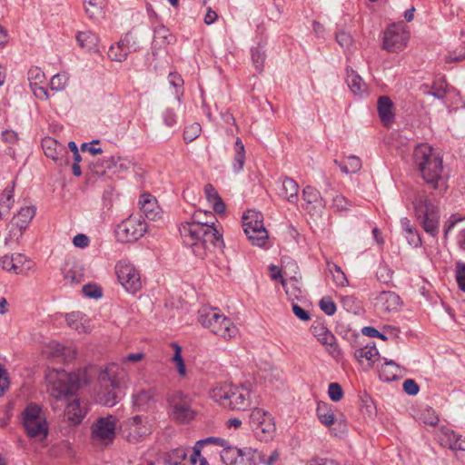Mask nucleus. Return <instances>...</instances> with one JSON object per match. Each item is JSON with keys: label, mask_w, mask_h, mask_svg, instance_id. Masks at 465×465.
<instances>
[{"label": "nucleus", "mask_w": 465, "mask_h": 465, "mask_svg": "<svg viewBox=\"0 0 465 465\" xmlns=\"http://www.w3.org/2000/svg\"><path fill=\"white\" fill-rule=\"evenodd\" d=\"M129 163L124 160L120 156H111L110 158L104 160L102 163L99 161L91 164V170L94 173L98 176H102L105 173V169L113 170L114 173L122 170L128 169Z\"/></svg>", "instance_id": "6ab92c4d"}, {"label": "nucleus", "mask_w": 465, "mask_h": 465, "mask_svg": "<svg viewBox=\"0 0 465 465\" xmlns=\"http://www.w3.org/2000/svg\"><path fill=\"white\" fill-rule=\"evenodd\" d=\"M48 391L54 398L67 399L84 383V373L66 372L63 370H51L45 375Z\"/></svg>", "instance_id": "39448f33"}, {"label": "nucleus", "mask_w": 465, "mask_h": 465, "mask_svg": "<svg viewBox=\"0 0 465 465\" xmlns=\"http://www.w3.org/2000/svg\"><path fill=\"white\" fill-rule=\"evenodd\" d=\"M179 232L184 245L190 247L193 254L201 259L207 255L212 247L222 249L224 246L221 232H211L188 222L181 224Z\"/></svg>", "instance_id": "f03ea898"}, {"label": "nucleus", "mask_w": 465, "mask_h": 465, "mask_svg": "<svg viewBox=\"0 0 465 465\" xmlns=\"http://www.w3.org/2000/svg\"><path fill=\"white\" fill-rule=\"evenodd\" d=\"M377 110L381 123L389 125L393 122V103L389 96H380L377 102Z\"/></svg>", "instance_id": "393cba45"}, {"label": "nucleus", "mask_w": 465, "mask_h": 465, "mask_svg": "<svg viewBox=\"0 0 465 465\" xmlns=\"http://www.w3.org/2000/svg\"><path fill=\"white\" fill-rule=\"evenodd\" d=\"M114 367V365L107 367L99 376L102 382L108 381L112 387L111 391H108L100 398L101 402L108 407H113L118 402V396L114 390L119 387V380L113 374Z\"/></svg>", "instance_id": "2eb2a0df"}, {"label": "nucleus", "mask_w": 465, "mask_h": 465, "mask_svg": "<svg viewBox=\"0 0 465 465\" xmlns=\"http://www.w3.org/2000/svg\"><path fill=\"white\" fill-rule=\"evenodd\" d=\"M315 336L320 342L330 347L331 354L340 353L338 345L335 342V337L328 329L325 327L319 328V331H316Z\"/></svg>", "instance_id": "58836bf2"}, {"label": "nucleus", "mask_w": 465, "mask_h": 465, "mask_svg": "<svg viewBox=\"0 0 465 465\" xmlns=\"http://www.w3.org/2000/svg\"><path fill=\"white\" fill-rule=\"evenodd\" d=\"M175 36L166 26L160 25L154 28V35L153 40V45L154 47L161 48L162 46L172 45L175 42Z\"/></svg>", "instance_id": "cd10ccee"}, {"label": "nucleus", "mask_w": 465, "mask_h": 465, "mask_svg": "<svg viewBox=\"0 0 465 465\" xmlns=\"http://www.w3.org/2000/svg\"><path fill=\"white\" fill-rule=\"evenodd\" d=\"M83 292L84 293L85 296L94 299L101 298L103 295L101 287L90 283L84 285Z\"/></svg>", "instance_id": "e2e57ef3"}, {"label": "nucleus", "mask_w": 465, "mask_h": 465, "mask_svg": "<svg viewBox=\"0 0 465 465\" xmlns=\"http://www.w3.org/2000/svg\"><path fill=\"white\" fill-rule=\"evenodd\" d=\"M245 163V149L240 138L235 141V154L232 162V168L234 173H240L244 166Z\"/></svg>", "instance_id": "79ce46f5"}, {"label": "nucleus", "mask_w": 465, "mask_h": 465, "mask_svg": "<svg viewBox=\"0 0 465 465\" xmlns=\"http://www.w3.org/2000/svg\"><path fill=\"white\" fill-rule=\"evenodd\" d=\"M265 411L261 408H254L252 410L249 416V424L252 431L259 428L260 424L263 421Z\"/></svg>", "instance_id": "3c124183"}, {"label": "nucleus", "mask_w": 465, "mask_h": 465, "mask_svg": "<svg viewBox=\"0 0 465 465\" xmlns=\"http://www.w3.org/2000/svg\"><path fill=\"white\" fill-rule=\"evenodd\" d=\"M435 193L429 195L425 191L419 192L412 204L414 213L424 232L432 237H437L440 229V213Z\"/></svg>", "instance_id": "7ed1b4c3"}, {"label": "nucleus", "mask_w": 465, "mask_h": 465, "mask_svg": "<svg viewBox=\"0 0 465 465\" xmlns=\"http://www.w3.org/2000/svg\"><path fill=\"white\" fill-rule=\"evenodd\" d=\"M251 56L252 64L255 69L261 73L263 69V64L265 61V53L262 48L259 45L256 47H252L251 49Z\"/></svg>", "instance_id": "de8ad7c7"}, {"label": "nucleus", "mask_w": 465, "mask_h": 465, "mask_svg": "<svg viewBox=\"0 0 465 465\" xmlns=\"http://www.w3.org/2000/svg\"><path fill=\"white\" fill-rule=\"evenodd\" d=\"M15 182L12 181L0 194V207L3 214L9 213L15 203Z\"/></svg>", "instance_id": "2f4dec72"}, {"label": "nucleus", "mask_w": 465, "mask_h": 465, "mask_svg": "<svg viewBox=\"0 0 465 465\" xmlns=\"http://www.w3.org/2000/svg\"><path fill=\"white\" fill-rule=\"evenodd\" d=\"M409 38L404 24H393L384 32L382 46L388 52H399L407 45Z\"/></svg>", "instance_id": "ddd939ff"}, {"label": "nucleus", "mask_w": 465, "mask_h": 465, "mask_svg": "<svg viewBox=\"0 0 465 465\" xmlns=\"http://www.w3.org/2000/svg\"><path fill=\"white\" fill-rule=\"evenodd\" d=\"M459 436L451 429L442 427L437 433V440L442 447L454 450Z\"/></svg>", "instance_id": "473e14b6"}, {"label": "nucleus", "mask_w": 465, "mask_h": 465, "mask_svg": "<svg viewBox=\"0 0 465 465\" xmlns=\"http://www.w3.org/2000/svg\"><path fill=\"white\" fill-rule=\"evenodd\" d=\"M316 414L319 420L327 427L333 425L335 416L331 406L326 402H319L316 409Z\"/></svg>", "instance_id": "4c0bfd02"}, {"label": "nucleus", "mask_w": 465, "mask_h": 465, "mask_svg": "<svg viewBox=\"0 0 465 465\" xmlns=\"http://www.w3.org/2000/svg\"><path fill=\"white\" fill-rule=\"evenodd\" d=\"M15 274L27 275L34 269V262L22 253H14Z\"/></svg>", "instance_id": "e433bc0d"}, {"label": "nucleus", "mask_w": 465, "mask_h": 465, "mask_svg": "<svg viewBox=\"0 0 465 465\" xmlns=\"http://www.w3.org/2000/svg\"><path fill=\"white\" fill-rule=\"evenodd\" d=\"M22 425L30 438L48 435V424L42 408L36 403H29L21 413Z\"/></svg>", "instance_id": "6e6552de"}, {"label": "nucleus", "mask_w": 465, "mask_h": 465, "mask_svg": "<svg viewBox=\"0 0 465 465\" xmlns=\"http://www.w3.org/2000/svg\"><path fill=\"white\" fill-rule=\"evenodd\" d=\"M379 355L378 349L375 344H367L363 348H359L354 351V357L359 361H362L363 359L369 361L370 365H372L375 361L376 357Z\"/></svg>", "instance_id": "a19ab883"}, {"label": "nucleus", "mask_w": 465, "mask_h": 465, "mask_svg": "<svg viewBox=\"0 0 465 465\" xmlns=\"http://www.w3.org/2000/svg\"><path fill=\"white\" fill-rule=\"evenodd\" d=\"M263 421L260 424L259 428L253 430L256 437L261 440H268L272 438L275 431V423L271 414L265 411Z\"/></svg>", "instance_id": "c85d7f7f"}, {"label": "nucleus", "mask_w": 465, "mask_h": 465, "mask_svg": "<svg viewBox=\"0 0 465 465\" xmlns=\"http://www.w3.org/2000/svg\"><path fill=\"white\" fill-rule=\"evenodd\" d=\"M170 418L179 424H188L194 420L196 411L193 408V398L181 391H173L168 399Z\"/></svg>", "instance_id": "0eeeda50"}, {"label": "nucleus", "mask_w": 465, "mask_h": 465, "mask_svg": "<svg viewBox=\"0 0 465 465\" xmlns=\"http://www.w3.org/2000/svg\"><path fill=\"white\" fill-rule=\"evenodd\" d=\"M242 229L252 244L262 247L268 240V232L263 225L262 214L248 210L242 215Z\"/></svg>", "instance_id": "1a4fd4ad"}, {"label": "nucleus", "mask_w": 465, "mask_h": 465, "mask_svg": "<svg viewBox=\"0 0 465 465\" xmlns=\"http://www.w3.org/2000/svg\"><path fill=\"white\" fill-rule=\"evenodd\" d=\"M187 455V450L183 447L171 450L165 454L164 465H185L183 461Z\"/></svg>", "instance_id": "ea45409f"}, {"label": "nucleus", "mask_w": 465, "mask_h": 465, "mask_svg": "<svg viewBox=\"0 0 465 465\" xmlns=\"http://www.w3.org/2000/svg\"><path fill=\"white\" fill-rule=\"evenodd\" d=\"M298 183L290 177H285L282 181V188L280 195L292 203H295L298 201Z\"/></svg>", "instance_id": "bb28decb"}, {"label": "nucleus", "mask_w": 465, "mask_h": 465, "mask_svg": "<svg viewBox=\"0 0 465 465\" xmlns=\"http://www.w3.org/2000/svg\"><path fill=\"white\" fill-rule=\"evenodd\" d=\"M9 376L6 369L0 363V397H2L9 387Z\"/></svg>", "instance_id": "69168bd1"}, {"label": "nucleus", "mask_w": 465, "mask_h": 465, "mask_svg": "<svg viewBox=\"0 0 465 465\" xmlns=\"http://www.w3.org/2000/svg\"><path fill=\"white\" fill-rule=\"evenodd\" d=\"M50 451L54 456L71 455L73 453V446L70 441L64 440L54 444Z\"/></svg>", "instance_id": "09e8293b"}, {"label": "nucleus", "mask_w": 465, "mask_h": 465, "mask_svg": "<svg viewBox=\"0 0 465 465\" xmlns=\"http://www.w3.org/2000/svg\"><path fill=\"white\" fill-rule=\"evenodd\" d=\"M255 450L252 448L239 449L224 447L221 451V459L226 465H252Z\"/></svg>", "instance_id": "4468645a"}, {"label": "nucleus", "mask_w": 465, "mask_h": 465, "mask_svg": "<svg viewBox=\"0 0 465 465\" xmlns=\"http://www.w3.org/2000/svg\"><path fill=\"white\" fill-rule=\"evenodd\" d=\"M76 41L81 48L88 52L97 51L98 37L91 31L79 32Z\"/></svg>", "instance_id": "7c9ffc66"}, {"label": "nucleus", "mask_w": 465, "mask_h": 465, "mask_svg": "<svg viewBox=\"0 0 465 465\" xmlns=\"http://www.w3.org/2000/svg\"><path fill=\"white\" fill-rule=\"evenodd\" d=\"M35 215V209L33 206L22 207L14 217V223L20 229L25 230Z\"/></svg>", "instance_id": "c9c22d12"}, {"label": "nucleus", "mask_w": 465, "mask_h": 465, "mask_svg": "<svg viewBox=\"0 0 465 465\" xmlns=\"http://www.w3.org/2000/svg\"><path fill=\"white\" fill-rule=\"evenodd\" d=\"M153 392L151 391L142 390L133 396L134 405L137 407L139 410L143 409L144 406L150 401L153 398Z\"/></svg>", "instance_id": "864d4df0"}, {"label": "nucleus", "mask_w": 465, "mask_h": 465, "mask_svg": "<svg viewBox=\"0 0 465 465\" xmlns=\"http://www.w3.org/2000/svg\"><path fill=\"white\" fill-rule=\"evenodd\" d=\"M346 83L355 95L367 94V84L354 70L347 68Z\"/></svg>", "instance_id": "a878e982"}, {"label": "nucleus", "mask_w": 465, "mask_h": 465, "mask_svg": "<svg viewBox=\"0 0 465 465\" xmlns=\"http://www.w3.org/2000/svg\"><path fill=\"white\" fill-rule=\"evenodd\" d=\"M141 212L145 218L155 221L161 217V208L159 207L155 197L150 193H143L139 200Z\"/></svg>", "instance_id": "4be33fe9"}, {"label": "nucleus", "mask_w": 465, "mask_h": 465, "mask_svg": "<svg viewBox=\"0 0 465 465\" xmlns=\"http://www.w3.org/2000/svg\"><path fill=\"white\" fill-rule=\"evenodd\" d=\"M328 394L332 401H339L343 396V390L337 382H331L328 388Z\"/></svg>", "instance_id": "052dcab7"}, {"label": "nucleus", "mask_w": 465, "mask_h": 465, "mask_svg": "<svg viewBox=\"0 0 465 465\" xmlns=\"http://www.w3.org/2000/svg\"><path fill=\"white\" fill-rule=\"evenodd\" d=\"M403 391L411 396L418 394L420 387L414 380L407 379L403 382Z\"/></svg>", "instance_id": "774afa93"}, {"label": "nucleus", "mask_w": 465, "mask_h": 465, "mask_svg": "<svg viewBox=\"0 0 465 465\" xmlns=\"http://www.w3.org/2000/svg\"><path fill=\"white\" fill-rule=\"evenodd\" d=\"M198 320L204 328H208L213 333L224 340L234 338L239 332L232 321L220 313L216 308H202L199 310Z\"/></svg>", "instance_id": "423d86ee"}, {"label": "nucleus", "mask_w": 465, "mask_h": 465, "mask_svg": "<svg viewBox=\"0 0 465 465\" xmlns=\"http://www.w3.org/2000/svg\"><path fill=\"white\" fill-rule=\"evenodd\" d=\"M334 163L346 174L356 173L361 168V160L356 155H349L343 161L334 160Z\"/></svg>", "instance_id": "72a5a7b5"}, {"label": "nucleus", "mask_w": 465, "mask_h": 465, "mask_svg": "<svg viewBox=\"0 0 465 465\" xmlns=\"http://www.w3.org/2000/svg\"><path fill=\"white\" fill-rule=\"evenodd\" d=\"M162 116H163V120L164 124L166 126H168V127H173L177 123V114H175L173 109L166 108L163 112V115Z\"/></svg>", "instance_id": "338daca9"}, {"label": "nucleus", "mask_w": 465, "mask_h": 465, "mask_svg": "<svg viewBox=\"0 0 465 465\" xmlns=\"http://www.w3.org/2000/svg\"><path fill=\"white\" fill-rule=\"evenodd\" d=\"M128 53L118 43L110 46L108 50V57L112 61L123 62L126 60Z\"/></svg>", "instance_id": "8fccbe9b"}, {"label": "nucleus", "mask_w": 465, "mask_h": 465, "mask_svg": "<svg viewBox=\"0 0 465 465\" xmlns=\"http://www.w3.org/2000/svg\"><path fill=\"white\" fill-rule=\"evenodd\" d=\"M99 143H100L99 140H93L90 143H83L81 144V151L82 152H88L92 155L100 154V153H103L102 148L95 146L96 144H99Z\"/></svg>", "instance_id": "0e129e2a"}, {"label": "nucleus", "mask_w": 465, "mask_h": 465, "mask_svg": "<svg viewBox=\"0 0 465 465\" xmlns=\"http://www.w3.org/2000/svg\"><path fill=\"white\" fill-rule=\"evenodd\" d=\"M215 220L216 218L212 212L198 210L194 212L192 221L189 223L193 225H199L202 229L211 232H220L217 227H215Z\"/></svg>", "instance_id": "5701e85b"}, {"label": "nucleus", "mask_w": 465, "mask_h": 465, "mask_svg": "<svg viewBox=\"0 0 465 465\" xmlns=\"http://www.w3.org/2000/svg\"><path fill=\"white\" fill-rule=\"evenodd\" d=\"M115 273L122 286L130 293H136L142 288L141 276L136 268L126 261H120Z\"/></svg>", "instance_id": "9b49d317"}, {"label": "nucleus", "mask_w": 465, "mask_h": 465, "mask_svg": "<svg viewBox=\"0 0 465 465\" xmlns=\"http://www.w3.org/2000/svg\"><path fill=\"white\" fill-rule=\"evenodd\" d=\"M146 230L147 226L143 221L130 216L118 224L115 233L119 242H133L143 237Z\"/></svg>", "instance_id": "f8f14e48"}, {"label": "nucleus", "mask_w": 465, "mask_h": 465, "mask_svg": "<svg viewBox=\"0 0 465 465\" xmlns=\"http://www.w3.org/2000/svg\"><path fill=\"white\" fill-rule=\"evenodd\" d=\"M87 411V402L74 399L68 401L64 410V417L71 425H78L82 422Z\"/></svg>", "instance_id": "a211bd4d"}, {"label": "nucleus", "mask_w": 465, "mask_h": 465, "mask_svg": "<svg viewBox=\"0 0 465 465\" xmlns=\"http://www.w3.org/2000/svg\"><path fill=\"white\" fill-rule=\"evenodd\" d=\"M174 349V355L172 358V361L175 363L176 369L180 376H185L186 370H185V364L183 361V359L181 354V347L177 343L172 344Z\"/></svg>", "instance_id": "603ef678"}, {"label": "nucleus", "mask_w": 465, "mask_h": 465, "mask_svg": "<svg viewBox=\"0 0 465 465\" xmlns=\"http://www.w3.org/2000/svg\"><path fill=\"white\" fill-rule=\"evenodd\" d=\"M45 154L54 160L58 165H67L69 163V153L66 149L56 140L46 138L42 143Z\"/></svg>", "instance_id": "dca6fc26"}, {"label": "nucleus", "mask_w": 465, "mask_h": 465, "mask_svg": "<svg viewBox=\"0 0 465 465\" xmlns=\"http://www.w3.org/2000/svg\"><path fill=\"white\" fill-rule=\"evenodd\" d=\"M202 127L199 124L194 123L187 127L183 131V139L187 142H193L201 134Z\"/></svg>", "instance_id": "bf43d9fd"}, {"label": "nucleus", "mask_w": 465, "mask_h": 465, "mask_svg": "<svg viewBox=\"0 0 465 465\" xmlns=\"http://www.w3.org/2000/svg\"><path fill=\"white\" fill-rule=\"evenodd\" d=\"M64 278L71 283H80L84 279L82 264L75 261H68L62 269Z\"/></svg>", "instance_id": "b1692460"}, {"label": "nucleus", "mask_w": 465, "mask_h": 465, "mask_svg": "<svg viewBox=\"0 0 465 465\" xmlns=\"http://www.w3.org/2000/svg\"><path fill=\"white\" fill-rule=\"evenodd\" d=\"M27 78L35 97L40 100H47L49 97L48 91L46 87L42 85L45 81V74L42 69L37 66L30 68L27 73Z\"/></svg>", "instance_id": "f3484780"}, {"label": "nucleus", "mask_w": 465, "mask_h": 465, "mask_svg": "<svg viewBox=\"0 0 465 465\" xmlns=\"http://www.w3.org/2000/svg\"><path fill=\"white\" fill-rule=\"evenodd\" d=\"M128 54L140 50L141 45L137 36L133 32H128L117 42Z\"/></svg>", "instance_id": "37998d69"}, {"label": "nucleus", "mask_w": 465, "mask_h": 465, "mask_svg": "<svg viewBox=\"0 0 465 465\" xmlns=\"http://www.w3.org/2000/svg\"><path fill=\"white\" fill-rule=\"evenodd\" d=\"M117 420L114 415L99 417L91 426V440L95 445L108 446L115 439Z\"/></svg>", "instance_id": "9d476101"}, {"label": "nucleus", "mask_w": 465, "mask_h": 465, "mask_svg": "<svg viewBox=\"0 0 465 465\" xmlns=\"http://www.w3.org/2000/svg\"><path fill=\"white\" fill-rule=\"evenodd\" d=\"M329 266V271L332 274V277H333V281L336 284V286L338 287H345L349 284V281L345 275V273L343 272V271L341 270V268L335 264V263H331V264H328Z\"/></svg>", "instance_id": "49530a36"}, {"label": "nucleus", "mask_w": 465, "mask_h": 465, "mask_svg": "<svg viewBox=\"0 0 465 465\" xmlns=\"http://www.w3.org/2000/svg\"><path fill=\"white\" fill-rule=\"evenodd\" d=\"M401 305L400 296L394 292L384 291L379 293L376 298L377 308L384 312L398 311Z\"/></svg>", "instance_id": "aec40b11"}, {"label": "nucleus", "mask_w": 465, "mask_h": 465, "mask_svg": "<svg viewBox=\"0 0 465 465\" xmlns=\"http://www.w3.org/2000/svg\"><path fill=\"white\" fill-rule=\"evenodd\" d=\"M401 226L405 232V237L410 245L420 247L421 245V238L417 229L411 225V221L407 217L401 219Z\"/></svg>", "instance_id": "c756f323"}, {"label": "nucleus", "mask_w": 465, "mask_h": 465, "mask_svg": "<svg viewBox=\"0 0 465 465\" xmlns=\"http://www.w3.org/2000/svg\"><path fill=\"white\" fill-rule=\"evenodd\" d=\"M400 366L393 361L384 359V363L381 366L379 375L381 380L384 381H392L398 378Z\"/></svg>", "instance_id": "f704fd0d"}, {"label": "nucleus", "mask_w": 465, "mask_h": 465, "mask_svg": "<svg viewBox=\"0 0 465 465\" xmlns=\"http://www.w3.org/2000/svg\"><path fill=\"white\" fill-rule=\"evenodd\" d=\"M84 5L86 15L90 18H95L102 14L105 0H84Z\"/></svg>", "instance_id": "c03bdc74"}, {"label": "nucleus", "mask_w": 465, "mask_h": 465, "mask_svg": "<svg viewBox=\"0 0 465 465\" xmlns=\"http://www.w3.org/2000/svg\"><path fill=\"white\" fill-rule=\"evenodd\" d=\"M349 206H351V202L343 195L335 193L332 196L331 208L334 211H345L349 209Z\"/></svg>", "instance_id": "13d9d810"}, {"label": "nucleus", "mask_w": 465, "mask_h": 465, "mask_svg": "<svg viewBox=\"0 0 465 465\" xmlns=\"http://www.w3.org/2000/svg\"><path fill=\"white\" fill-rule=\"evenodd\" d=\"M455 279L459 288L465 292V262L462 261L455 263Z\"/></svg>", "instance_id": "5fc2aeb1"}, {"label": "nucleus", "mask_w": 465, "mask_h": 465, "mask_svg": "<svg viewBox=\"0 0 465 465\" xmlns=\"http://www.w3.org/2000/svg\"><path fill=\"white\" fill-rule=\"evenodd\" d=\"M68 83V77L64 74H56L50 80V88L53 91H62Z\"/></svg>", "instance_id": "6e6d98bb"}, {"label": "nucleus", "mask_w": 465, "mask_h": 465, "mask_svg": "<svg viewBox=\"0 0 465 465\" xmlns=\"http://www.w3.org/2000/svg\"><path fill=\"white\" fill-rule=\"evenodd\" d=\"M319 307L328 316L333 315L337 311V306L330 296L322 297L319 302Z\"/></svg>", "instance_id": "4d7b16f0"}, {"label": "nucleus", "mask_w": 465, "mask_h": 465, "mask_svg": "<svg viewBox=\"0 0 465 465\" xmlns=\"http://www.w3.org/2000/svg\"><path fill=\"white\" fill-rule=\"evenodd\" d=\"M336 41L343 49H349L352 45L351 35L343 30L336 33Z\"/></svg>", "instance_id": "680f3d73"}, {"label": "nucleus", "mask_w": 465, "mask_h": 465, "mask_svg": "<svg viewBox=\"0 0 465 465\" xmlns=\"http://www.w3.org/2000/svg\"><path fill=\"white\" fill-rule=\"evenodd\" d=\"M302 198L305 202L304 208L309 213H315L325 206V202L320 192L312 186L308 185L303 189Z\"/></svg>", "instance_id": "412c9836"}, {"label": "nucleus", "mask_w": 465, "mask_h": 465, "mask_svg": "<svg viewBox=\"0 0 465 465\" xmlns=\"http://www.w3.org/2000/svg\"><path fill=\"white\" fill-rule=\"evenodd\" d=\"M128 425L130 430L139 437L150 434V429L143 424V419L142 416H134L129 420Z\"/></svg>", "instance_id": "a18cd8bd"}, {"label": "nucleus", "mask_w": 465, "mask_h": 465, "mask_svg": "<svg viewBox=\"0 0 465 465\" xmlns=\"http://www.w3.org/2000/svg\"><path fill=\"white\" fill-rule=\"evenodd\" d=\"M210 397L223 408L243 411L251 405V391L244 385L219 383L210 391Z\"/></svg>", "instance_id": "20e7f679"}, {"label": "nucleus", "mask_w": 465, "mask_h": 465, "mask_svg": "<svg viewBox=\"0 0 465 465\" xmlns=\"http://www.w3.org/2000/svg\"><path fill=\"white\" fill-rule=\"evenodd\" d=\"M413 159L428 188L435 194H443L448 184L444 175L442 157L429 144L421 143L415 147Z\"/></svg>", "instance_id": "f257e3e1"}]
</instances>
